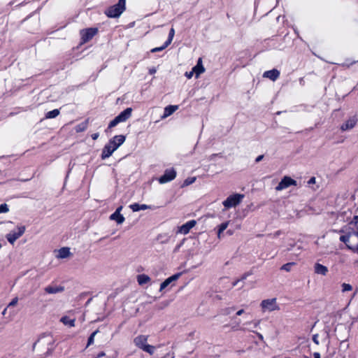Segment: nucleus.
<instances>
[{
  "instance_id": "nucleus-1",
  "label": "nucleus",
  "mask_w": 358,
  "mask_h": 358,
  "mask_svg": "<svg viewBox=\"0 0 358 358\" xmlns=\"http://www.w3.org/2000/svg\"><path fill=\"white\" fill-rule=\"evenodd\" d=\"M125 136L124 135H117L111 138L109 142L104 146L102 153L101 159H105L112 155V154L125 141Z\"/></svg>"
},
{
  "instance_id": "nucleus-2",
  "label": "nucleus",
  "mask_w": 358,
  "mask_h": 358,
  "mask_svg": "<svg viewBox=\"0 0 358 358\" xmlns=\"http://www.w3.org/2000/svg\"><path fill=\"white\" fill-rule=\"evenodd\" d=\"M341 232L344 234L340 237V241L343 242L346 246L358 253V233L348 230L343 227Z\"/></svg>"
},
{
  "instance_id": "nucleus-3",
  "label": "nucleus",
  "mask_w": 358,
  "mask_h": 358,
  "mask_svg": "<svg viewBox=\"0 0 358 358\" xmlns=\"http://www.w3.org/2000/svg\"><path fill=\"white\" fill-rule=\"evenodd\" d=\"M147 342L148 336L145 335H139L134 339V343L136 347L152 355L155 352V347L148 344Z\"/></svg>"
},
{
  "instance_id": "nucleus-4",
  "label": "nucleus",
  "mask_w": 358,
  "mask_h": 358,
  "mask_svg": "<svg viewBox=\"0 0 358 358\" xmlns=\"http://www.w3.org/2000/svg\"><path fill=\"white\" fill-rule=\"evenodd\" d=\"M259 306L262 313L278 311L280 309L276 298L264 299L261 301Z\"/></svg>"
},
{
  "instance_id": "nucleus-5",
  "label": "nucleus",
  "mask_w": 358,
  "mask_h": 358,
  "mask_svg": "<svg viewBox=\"0 0 358 358\" xmlns=\"http://www.w3.org/2000/svg\"><path fill=\"white\" fill-rule=\"evenodd\" d=\"M126 0H119L115 5L108 8L105 13L109 17H117L125 10Z\"/></svg>"
},
{
  "instance_id": "nucleus-6",
  "label": "nucleus",
  "mask_w": 358,
  "mask_h": 358,
  "mask_svg": "<svg viewBox=\"0 0 358 358\" xmlns=\"http://www.w3.org/2000/svg\"><path fill=\"white\" fill-rule=\"evenodd\" d=\"M132 108H127L115 117L108 124V129L115 127L120 122L127 121L131 115Z\"/></svg>"
},
{
  "instance_id": "nucleus-7",
  "label": "nucleus",
  "mask_w": 358,
  "mask_h": 358,
  "mask_svg": "<svg viewBox=\"0 0 358 358\" xmlns=\"http://www.w3.org/2000/svg\"><path fill=\"white\" fill-rule=\"evenodd\" d=\"M243 196H244L243 194H232L227 197V199H225L222 202V204L227 209L232 207H235L241 202V200L243 198Z\"/></svg>"
},
{
  "instance_id": "nucleus-8",
  "label": "nucleus",
  "mask_w": 358,
  "mask_h": 358,
  "mask_svg": "<svg viewBox=\"0 0 358 358\" xmlns=\"http://www.w3.org/2000/svg\"><path fill=\"white\" fill-rule=\"evenodd\" d=\"M25 231L24 226H17L15 231H10L6 235V238L11 244H14L15 241L21 237Z\"/></svg>"
},
{
  "instance_id": "nucleus-9",
  "label": "nucleus",
  "mask_w": 358,
  "mask_h": 358,
  "mask_svg": "<svg viewBox=\"0 0 358 358\" xmlns=\"http://www.w3.org/2000/svg\"><path fill=\"white\" fill-rule=\"evenodd\" d=\"M358 122V117L356 115L349 117L341 125L340 129L342 131H350L352 129Z\"/></svg>"
},
{
  "instance_id": "nucleus-10",
  "label": "nucleus",
  "mask_w": 358,
  "mask_h": 358,
  "mask_svg": "<svg viewBox=\"0 0 358 358\" xmlns=\"http://www.w3.org/2000/svg\"><path fill=\"white\" fill-rule=\"evenodd\" d=\"M297 185L296 181L289 176H284L278 185L275 187L276 191H281L289 187L291 185L296 186Z\"/></svg>"
},
{
  "instance_id": "nucleus-11",
  "label": "nucleus",
  "mask_w": 358,
  "mask_h": 358,
  "mask_svg": "<svg viewBox=\"0 0 358 358\" xmlns=\"http://www.w3.org/2000/svg\"><path fill=\"white\" fill-rule=\"evenodd\" d=\"M54 341H55L54 338L52 336L45 335V336H42L41 338H39L38 341L34 344V345H36V344H38V345H41L43 346L47 345V350H48L47 352L48 354H50V352H49V351L52 350V345H53Z\"/></svg>"
},
{
  "instance_id": "nucleus-12",
  "label": "nucleus",
  "mask_w": 358,
  "mask_h": 358,
  "mask_svg": "<svg viewBox=\"0 0 358 358\" xmlns=\"http://www.w3.org/2000/svg\"><path fill=\"white\" fill-rule=\"evenodd\" d=\"M176 177V171L173 169H166L164 173L159 178L160 184H164L173 180Z\"/></svg>"
},
{
  "instance_id": "nucleus-13",
  "label": "nucleus",
  "mask_w": 358,
  "mask_h": 358,
  "mask_svg": "<svg viewBox=\"0 0 358 358\" xmlns=\"http://www.w3.org/2000/svg\"><path fill=\"white\" fill-rule=\"evenodd\" d=\"M97 32L98 29L96 28H88L81 30L80 35L83 42L86 43L89 41L96 34Z\"/></svg>"
},
{
  "instance_id": "nucleus-14",
  "label": "nucleus",
  "mask_w": 358,
  "mask_h": 358,
  "mask_svg": "<svg viewBox=\"0 0 358 358\" xmlns=\"http://www.w3.org/2000/svg\"><path fill=\"white\" fill-rule=\"evenodd\" d=\"M55 257L58 259H66L72 256L70 248L63 247L58 250H54Z\"/></svg>"
},
{
  "instance_id": "nucleus-15",
  "label": "nucleus",
  "mask_w": 358,
  "mask_h": 358,
  "mask_svg": "<svg viewBox=\"0 0 358 358\" xmlns=\"http://www.w3.org/2000/svg\"><path fill=\"white\" fill-rule=\"evenodd\" d=\"M196 224V220H190V221L186 222L185 224H182L180 227H178L177 233L184 234V235L187 234L189 232V231L193 227H195Z\"/></svg>"
},
{
  "instance_id": "nucleus-16",
  "label": "nucleus",
  "mask_w": 358,
  "mask_h": 358,
  "mask_svg": "<svg viewBox=\"0 0 358 358\" xmlns=\"http://www.w3.org/2000/svg\"><path fill=\"white\" fill-rule=\"evenodd\" d=\"M329 270L326 266H324L318 262L315 263L314 264V272L317 275H326L328 273Z\"/></svg>"
},
{
  "instance_id": "nucleus-17",
  "label": "nucleus",
  "mask_w": 358,
  "mask_h": 358,
  "mask_svg": "<svg viewBox=\"0 0 358 358\" xmlns=\"http://www.w3.org/2000/svg\"><path fill=\"white\" fill-rule=\"evenodd\" d=\"M280 76V71L277 69H272L270 71H266L264 73L263 77L269 78L270 80L275 81Z\"/></svg>"
},
{
  "instance_id": "nucleus-18",
  "label": "nucleus",
  "mask_w": 358,
  "mask_h": 358,
  "mask_svg": "<svg viewBox=\"0 0 358 358\" xmlns=\"http://www.w3.org/2000/svg\"><path fill=\"white\" fill-rule=\"evenodd\" d=\"M344 227L348 230L358 233V215L355 216L352 220Z\"/></svg>"
},
{
  "instance_id": "nucleus-19",
  "label": "nucleus",
  "mask_w": 358,
  "mask_h": 358,
  "mask_svg": "<svg viewBox=\"0 0 358 358\" xmlns=\"http://www.w3.org/2000/svg\"><path fill=\"white\" fill-rule=\"evenodd\" d=\"M192 70L196 76V78H199V76L205 71V69L202 64L201 58L198 59L196 65L192 68Z\"/></svg>"
},
{
  "instance_id": "nucleus-20",
  "label": "nucleus",
  "mask_w": 358,
  "mask_h": 358,
  "mask_svg": "<svg viewBox=\"0 0 358 358\" xmlns=\"http://www.w3.org/2000/svg\"><path fill=\"white\" fill-rule=\"evenodd\" d=\"M44 290L47 294H53L63 292L64 288L62 286L48 285L45 287Z\"/></svg>"
},
{
  "instance_id": "nucleus-21",
  "label": "nucleus",
  "mask_w": 358,
  "mask_h": 358,
  "mask_svg": "<svg viewBox=\"0 0 358 358\" xmlns=\"http://www.w3.org/2000/svg\"><path fill=\"white\" fill-rule=\"evenodd\" d=\"M178 106H176V105H171V106H168L165 107L164 114L162 116V119H165L167 117L170 116L176 110H178Z\"/></svg>"
},
{
  "instance_id": "nucleus-22",
  "label": "nucleus",
  "mask_w": 358,
  "mask_h": 358,
  "mask_svg": "<svg viewBox=\"0 0 358 358\" xmlns=\"http://www.w3.org/2000/svg\"><path fill=\"white\" fill-rule=\"evenodd\" d=\"M180 276V274H175L167 279H166L160 285V291L164 289L169 285H170L172 282L176 280Z\"/></svg>"
},
{
  "instance_id": "nucleus-23",
  "label": "nucleus",
  "mask_w": 358,
  "mask_h": 358,
  "mask_svg": "<svg viewBox=\"0 0 358 358\" xmlns=\"http://www.w3.org/2000/svg\"><path fill=\"white\" fill-rule=\"evenodd\" d=\"M129 208L132 210L134 212H137L141 210H147V209H152V207L150 206L146 205V204H138L137 203L131 204L129 206Z\"/></svg>"
},
{
  "instance_id": "nucleus-24",
  "label": "nucleus",
  "mask_w": 358,
  "mask_h": 358,
  "mask_svg": "<svg viewBox=\"0 0 358 358\" xmlns=\"http://www.w3.org/2000/svg\"><path fill=\"white\" fill-rule=\"evenodd\" d=\"M110 220L115 221L118 224H121L124 222L125 218L121 213L114 212L110 215Z\"/></svg>"
},
{
  "instance_id": "nucleus-25",
  "label": "nucleus",
  "mask_w": 358,
  "mask_h": 358,
  "mask_svg": "<svg viewBox=\"0 0 358 358\" xmlns=\"http://www.w3.org/2000/svg\"><path fill=\"white\" fill-rule=\"evenodd\" d=\"M150 281V278L145 274H141L137 276V282L140 285L146 284Z\"/></svg>"
},
{
  "instance_id": "nucleus-26",
  "label": "nucleus",
  "mask_w": 358,
  "mask_h": 358,
  "mask_svg": "<svg viewBox=\"0 0 358 358\" xmlns=\"http://www.w3.org/2000/svg\"><path fill=\"white\" fill-rule=\"evenodd\" d=\"M60 320L65 325H68L71 327L75 326V321H76L75 319H70L67 316H64L61 318Z\"/></svg>"
},
{
  "instance_id": "nucleus-27",
  "label": "nucleus",
  "mask_w": 358,
  "mask_h": 358,
  "mask_svg": "<svg viewBox=\"0 0 358 358\" xmlns=\"http://www.w3.org/2000/svg\"><path fill=\"white\" fill-rule=\"evenodd\" d=\"M229 221H227L225 222L222 223L220 225L218 226V230H217V237L218 238H221V234L229 226Z\"/></svg>"
},
{
  "instance_id": "nucleus-28",
  "label": "nucleus",
  "mask_w": 358,
  "mask_h": 358,
  "mask_svg": "<svg viewBox=\"0 0 358 358\" xmlns=\"http://www.w3.org/2000/svg\"><path fill=\"white\" fill-rule=\"evenodd\" d=\"M59 114V110L58 109H55L51 111H49L46 113L45 117L48 119L55 118L58 116Z\"/></svg>"
},
{
  "instance_id": "nucleus-29",
  "label": "nucleus",
  "mask_w": 358,
  "mask_h": 358,
  "mask_svg": "<svg viewBox=\"0 0 358 358\" xmlns=\"http://www.w3.org/2000/svg\"><path fill=\"white\" fill-rule=\"evenodd\" d=\"M175 35V30L173 28H171L169 31V37L167 41H166V45H169L171 43L173 38Z\"/></svg>"
},
{
  "instance_id": "nucleus-30",
  "label": "nucleus",
  "mask_w": 358,
  "mask_h": 358,
  "mask_svg": "<svg viewBox=\"0 0 358 358\" xmlns=\"http://www.w3.org/2000/svg\"><path fill=\"white\" fill-rule=\"evenodd\" d=\"M352 290V286L348 283L343 282L341 284V291L343 293L350 292Z\"/></svg>"
},
{
  "instance_id": "nucleus-31",
  "label": "nucleus",
  "mask_w": 358,
  "mask_h": 358,
  "mask_svg": "<svg viewBox=\"0 0 358 358\" xmlns=\"http://www.w3.org/2000/svg\"><path fill=\"white\" fill-rule=\"evenodd\" d=\"M86 127H87V123L84 122V123L77 125L76 127V131L77 132H80V131H84L86 129Z\"/></svg>"
},
{
  "instance_id": "nucleus-32",
  "label": "nucleus",
  "mask_w": 358,
  "mask_h": 358,
  "mask_svg": "<svg viewBox=\"0 0 358 358\" xmlns=\"http://www.w3.org/2000/svg\"><path fill=\"white\" fill-rule=\"evenodd\" d=\"M195 180H196V177L187 178L184 181V185H185V186L189 185L192 184L193 182H194Z\"/></svg>"
},
{
  "instance_id": "nucleus-33",
  "label": "nucleus",
  "mask_w": 358,
  "mask_h": 358,
  "mask_svg": "<svg viewBox=\"0 0 358 358\" xmlns=\"http://www.w3.org/2000/svg\"><path fill=\"white\" fill-rule=\"evenodd\" d=\"M98 333V331H94L91 335L88 338V341H87V346L93 344L94 343V336L95 335Z\"/></svg>"
},
{
  "instance_id": "nucleus-34",
  "label": "nucleus",
  "mask_w": 358,
  "mask_h": 358,
  "mask_svg": "<svg viewBox=\"0 0 358 358\" xmlns=\"http://www.w3.org/2000/svg\"><path fill=\"white\" fill-rule=\"evenodd\" d=\"M9 208L7 204L3 203L0 205V213L8 212Z\"/></svg>"
},
{
  "instance_id": "nucleus-35",
  "label": "nucleus",
  "mask_w": 358,
  "mask_h": 358,
  "mask_svg": "<svg viewBox=\"0 0 358 358\" xmlns=\"http://www.w3.org/2000/svg\"><path fill=\"white\" fill-rule=\"evenodd\" d=\"M294 264V263H287V264H285L284 265H282V266L281 267V269L282 270H284V271H289L290 269H291V266Z\"/></svg>"
},
{
  "instance_id": "nucleus-36",
  "label": "nucleus",
  "mask_w": 358,
  "mask_h": 358,
  "mask_svg": "<svg viewBox=\"0 0 358 358\" xmlns=\"http://www.w3.org/2000/svg\"><path fill=\"white\" fill-rule=\"evenodd\" d=\"M167 46L168 45H166V42H165L164 45H162L161 47L152 48L151 50V52H156L162 51V50H164Z\"/></svg>"
},
{
  "instance_id": "nucleus-37",
  "label": "nucleus",
  "mask_w": 358,
  "mask_h": 358,
  "mask_svg": "<svg viewBox=\"0 0 358 358\" xmlns=\"http://www.w3.org/2000/svg\"><path fill=\"white\" fill-rule=\"evenodd\" d=\"M17 302H18V298L17 297H15V298L13 299L12 301L8 303V308L16 306Z\"/></svg>"
},
{
  "instance_id": "nucleus-38",
  "label": "nucleus",
  "mask_w": 358,
  "mask_h": 358,
  "mask_svg": "<svg viewBox=\"0 0 358 358\" xmlns=\"http://www.w3.org/2000/svg\"><path fill=\"white\" fill-rule=\"evenodd\" d=\"M246 277H247V275H244L242 277V278H241V280H236V281H234V282H233V286H234V287L236 286V285L238 284V282H239L240 281H243V280H244L246 278Z\"/></svg>"
},
{
  "instance_id": "nucleus-39",
  "label": "nucleus",
  "mask_w": 358,
  "mask_h": 358,
  "mask_svg": "<svg viewBox=\"0 0 358 358\" xmlns=\"http://www.w3.org/2000/svg\"><path fill=\"white\" fill-rule=\"evenodd\" d=\"M194 74V73L193 72V70L192 69L191 71L189 72H186L185 73V76L188 78V79H190L192 78V77L193 76V75Z\"/></svg>"
},
{
  "instance_id": "nucleus-40",
  "label": "nucleus",
  "mask_w": 358,
  "mask_h": 358,
  "mask_svg": "<svg viewBox=\"0 0 358 358\" xmlns=\"http://www.w3.org/2000/svg\"><path fill=\"white\" fill-rule=\"evenodd\" d=\"M313 342H314L316 345H318V344H319L318 335H317V334H315V335H313Z\"/></svg>"
},
{
  "instance_id": "nucleus-41",
  "label": "nucleus",
  "mask_w": 358,
  "mask_h": 358,
  "mask_svg": "<svg viewBox=\"0 0 358 358\" xmlns=\"http://www.w3.org/2000/svg\"><path fill=\"white\" fill-rule=\"evenodd\" d=\"M99 136V133H94L92 135V138L93 140H96Z\"/></svg>"
},
{
  "instance_id": "nucleus-42",
  "label": "nucleus",
  "mask_w": 358,
  "mask_h": 358,
  "mask_svg": "<svg viewBox=\"0 0 358 358\" xmlns=\"http://www.w3.org/2000/svg\"><path fill=\"white\" fill-rule=\"evenodd\" d=\"M156 71H157V69H156L155 67L150 68V69H149V73H150V74H154V73H156Z\"/></svg>"
},
{
  "instance_id": "nucleus-43",
  "label": "nucleus",
  "mask_w": 358,
  "mask_h": 358,
  "mask_svg": "<svg viewBox=\"0 0 358 358\" xmlns=\"http://www.w3.org/2000/svg\"><path fill=\"white\" fill-rule=\"evenodd\" d=\"M263 158H264V155H259V156L256 158L255 162H259L260 161H262V159H263Z\"/></svg>"
},
{
  "instance_id": "nucleus-44",
  "label": "nucleus",
  "mask_w": 358,
  "mask_h": 358,
  "mask_svg": "<svg viewBox=\"0 0 358 358\" xmlns=\"http://www.w3.org/2000/svg\"><path fill=\"white\" fill-rule=\"evenodd\" d=\"M244 313L243 309H241L236 312V315H241Z\"/></svg>"
},
{
  "instance_id": "nucleus-45",
  "label": "nucleus",
  "mask_w": 358,
  "mask_h": 358,
  "mask_svg": "<svg viewBox=\"0 0 358 358\" xmlns=\"http://www.w3.org/2000/svg\"><path fill=\"white\" fill-rule=\"evenodd\" d=\"M313 357L314 358H320V354L319 352H314Z\"/></svg>"
},
{
  "instance_id": "nucleus-46",
  "label": "nucleus",
  "mask_w": 358,
  "mask_h": 358,
  "mask_svg": "<svg viewBox=\"0 0 358 358\" xmlns=\"http://www.w3.org/2000/svg\"><path fill=\"white\" fill-rule=\"evenodd\" d=\"M122 208H123V207H122V206H120V207H118V208L116 209V210L115 211V213H121V210H122Z\"/></svg>"
},
{
  "instance_id": "nucleus-47",
  "label": "nucleus",
  "mask_w": 358,
  "mask_h": 358,
  "mask_svg": "<svg viewBox=\"0 0 358 358\" xmlns=\"http://www.w3.org/2000/svg\"><path fill=\"white\" fill-rule=\"evenodd\" d=\"M103 356H105V353H104L103 352H99V353L98 354V355H97V358H100V357H103Z\"/></svg>"
},
{
  "instance_id": "nucleus-48",
  "label": "nucleus",
  "mask_w": 358,
  "mask_h": 358,
  "mask_svg": "<svg viewBox=\"0 0 358 358\" xmlns=\"http://www.w3.org/2000/svg\"><path fill=\"white\" fill-rule=\"evenodd\" d=\"M257 335L260 340L262 341L264 339L263 336L260 333H257Z\"/></svg>"
},
{
  "instance_id": "nucleus-49",
  "label": "nucleus",
  "mask_w": 358,
  "mask_h": 358,
  "mask_svg": "<svg viewBox=\"0 0 358 358\" xmlns=\"http://www.w3.org/2000/svg\"><path fill=\"white\" fill-rule=\"evenodd\" d=\"M353 264L355 266H358V259L355 260L354 262H353Z\"/></svg>"
},
{
  "instance_id": "nucleus-50",
  "label": "nucleus",
  "mask_w": 358,
  "mask_h": 358,
  "mask_svg": "<svg viewBox=\"0 0 358 358\" xmlns=\"http://www.w3.org/2000/svg\"><path fill=\"white\" fill-rule=\"evenodd\" d=\"M7 308H8V307H7V308H6L3 310V311L2 312V314H3V315L6 314V310H7Z\"/></svg>"
},
{
  "instance_id": "nucleus-51",
  "label": "nucleus",
  "mask_w": 358,
  "mask_h": 358,
  "mask_svg": "<svg viewBox=\"0 0 358 358\" xmlns=\"http://www.w3.org/2000/svg\"><path fill=\"white\" fill-rule=\"evenodd\" d=\"M315 181V178H312L310 180V182H314Z\"/></svg>"
},
{
  "instance_id": "nucleus-52",
  "label": "nucleus",
  "mask_w": 358,
  "mask_h": 358,
  "mask_svg": "<svg viewBox=\"0 0 358 358\" xmlns=\"http://www.w3.org/2000/svg\"><path fill=\"white\" fill-rule=\"evenodd\" d=\"M227 234H230V235H231V234H232V232H231V231H227Z\"/></svg>"
},
{
  "instance_id": "nucleus-53",
  "label": "nucleus",
  "mask_w": 358,
  "mask_h": 358,
  "mask_svg": "<svg viewBox=\"0 0 358 358\" xmlns=\"http://www.w3.org/2000/svg\"><path fill=\"white\" fill-rule=\"evenodd\" d=\"M259 322L255 323V327L258 325Z\"/></svg>"
},
{
  "instance_id": "nucleus-54",
  "label": "nucleus",
  "mask_w": 358,
  "mask_h": 358,
  "mask_svg": "<svg viewBox=\"0 0 358 358\" xmlns=\"http://www.w3.org/2000/svg\"><path fill=\"white\" fill-rule=\"evenodd\" d=\"M1 247H2V246H1V244L0 243V249L1 248Z\"/></svg>"
},
{
  "instance_id": "nucleus-55",
  "label": "nucleus",
  "mask_w": 358,
  "mask_h": 358,
  "mask_svg": "<svg viewBox=\"0 0 358 358\" xmlns=\"http://www.w3.org/2000/svg\"><path fill=\"white\" fill-rule=\"evenodd\" d=\"M343 358H345V357H343Z\"/></svg>"
}]
</instances>
